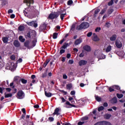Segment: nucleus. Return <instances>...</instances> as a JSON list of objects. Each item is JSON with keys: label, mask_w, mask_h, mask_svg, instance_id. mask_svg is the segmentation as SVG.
Listing matches in <instances>:
<instances>
[{"label": "nucleus", "mask_w": 125, "mask_h": 125, "mask_svg": "<svg viewBox=\"0 0 125 125\" xmlns=\"http://www.w3.org/2000/svg\"><path fill=\"white\" fill-rule=\"evenodd\" d=\"M89 27V23L87 22H83L80 25L77 26L76 29L82 31L83 29H87Z\"/></svg>", "instance_id": "f257e3e1"}, {"label": "nucleus", "mask_w": 125, "mask_h": 125, "mask_svg": "<svg viewBox=\"0 0 125 125\" xmlns=\"http://www.w3.org/2000/svg\"><path fill=\"white\" fill-rule=\"evenodd\" d=\"M60 11L55 12L54 14L51 13L48 16L49 19H50L51 20H53V19H56L59 15H60Z\"/></svg>", "instance_id": "f03ea898"}, {"label": "nucleus", "mask_w": 125, "mask_h": 125, "mask_svg": "<svg viewBox=\"0 0 125 125\" xmlns=\"http://www.w3.org/2000/svg\"><path fill=\"white\" fill-rule=\"evenodd\" d=\"M34 11V7L28 8L27 9H25V10H23V13L25 16H27V15L32 14Z\"/></svg>", "instance_id": "7ed1b4c3"}, {"label": "nucleus", "mask_w": 125, "mask_h": 125, "mask_svg": "<svg viewBox=\"0 0 125 125\" xmlns=\"http://www.w3.org/2000/svg\"><path fill=\"white\" fill-rule=\"evenodd\" d=\"M17 96L18 99H23L25 98V93L22 90H19L17 92Z\"/></svg>", "instance_id": "20e7f679"}, {"label": "nucleus", "mask_w": 125, "mask_h": 125, "mask_svg": "<svg viewBox=\"0 0 125 125\" xmlns=\"http://www.w3.org/2000/svg\"><path fill=\"white\" fill-rule=\"evenodd\" d=\"M26 23L27 25H28V26H31L32 27H34L35 28H37V27H38V23L35 22V21L30 22L27 21Z\"/></svg>", "instance_id": "39448f33"}, {"label": "nucleus", "mask_w": 125, "mask_h": 125, "mask_svg": "<svg viewBox=\"0 0 125 125\" xmlns=\"http://www.w3.org/2000/svg\"><path fill=\"white\" fill-rule=\"evenodd\" d=\"M115 45L117 48H122L123 44L120 40H116L115 42Z\"/></svg>", "instance_id": "423d86ee"}, {"label": "nucleus", "mask_w": 125, "mask_h": 125, "mask_svg": "<svg viewBox=\"0 0 125 125\" xmlns=\"http://www.w3.org/2000/svg\"><path fill=\"white\" fill-rule=\"evenodd\" d=\"M87 64V61L82 60L79 62V66H83Z\"/></svg>", "instance_id": "0eeeda50"}, {"label": "nucleus", "mask_w": 125, "mask_h": 125, "mask_svg": "<svg viewBox=\"0 0 125 125\" xmlns=\"http://www.w3.org/2000/svg\"><path fill=\"white\" fill-rule=\"evenodd\" d=\"M13 44L15 47H20V45H21L20 42L18 40H15L13 42Z\"/></svg>", "instance_id": "6e6552de"}, {"label": "nucleus", "mask_w": 125, "mask_h": 125, "mask_svg": "<svg viewBox=\"0 0 125 125\" xmlns=\"http://www.w3.org/2000/svg\"><path fill=\"white\" fill-rule=\"evenodd\" d=\"M83 49L87 51V52H89V51H91V48L88 45H86L83 47Z\"/></svg>", "instance_id": "1a4fd4ad"}, {"label": "nucleus", "mask_w": 125, "mask_h": 125, "mask_svg": "<svg viewBox=\"0 0 125 125\" xmlns=\"http://www.w3.org/2000/svg\"><path fill=\"white\" fill-rule=\"evenodd\" d=\"M20 82H21L22 83H23V84H26L28 81L23 78L20 79L19 81L17 82V84H19V83H20Z\"/></svg>", "instance_id": "9d476101"}, {"label": "nucleus", "mask_w": 125, "mask_h": 125, "mask_svg": "<svg viewBox=\"0 0 125 125\" xmlns=\"http://www.w3.org/2000/svg\"><path fill=\"white\" fill-rule=\"evenodd\" d=\"M93 35V41L94 42H99V41H100V39H99V38H98V36H97V35L95 33H94Z\"/></svg>", "instance_id": "9b49d317"}, {"label": "nucleus", "mask_w": 125, "mask_h": 125, "mask_svg": "<svg viewBox=\"0 0 125 125\" xmlns=\"http://www.w3.org/2000/svg\"><path fill=\"white\" fill-rule=\"evenodd\" d=\"M60 111V109H59V107H57L55 109V111L53 113V115H57V116H59V115H60V113H59Z\"/></svg>", "instance_id": "f8f14e48"}, {"label": "nucleus", "mask_w": 125, "mask_h": 125, "mask_svg": "<svg viewBox=\"0 0 125 125\" xmlns=\"http://www.w3.org/2000/svg\"><path fill=\"white\" fill-rule=\"evenodd\" d=\"M46 27H47L46 24L43 23V24L41 25L40 26L39 29L41 31H44L46 29Z\"/></svg>", "instance_id": "ddd939ff"}, {"label": "nucleus", "mask_w": 125, "mask_h": 125, "mask_svg": "<svg viewBox=\"0 0 125 125\" xmlns=\"http://www.w3.org/2000/svg\"><path fill=\"white\" fill-rule=\"evenodd\" d=\"M83 41L81 39V38L78 39L74 42V44L75 45H79L80 43H82V42Z\"/></svg>", "instance_id": "4468645a"}, {"label": "nucleus", "mask_w": 125, "mask_h": 125, "mask_svg": "<svg viewBox=\"0 0 125 125\" xmlns=\"http://www.w3.org/2000/svg\"><path fill=\"white\" fill-rule=\"evenodd\" d=\"M24 46L27 48H30V41L26 40L24 43Z\"/></svg>", "instance_id": "2eb2a0df"}, {"label": "nucleus", "mask_w": 125, "mask_h": 125, "mask_svg": "<svg viewBox=\"0 0 125 125\" xmlns=\"http://www.w3.org/2000/svg\"><path fill=\"white\" fill-rule=\"evenodd\" d=\"M85 101L84 100H79L77 102V103L79 104V106H83L84 104Z\"/></svg>", "instance_id": "dca6fc26"}, {"label": "nucleus", "mask_w": 125, "mask_h": 125, "mask_svg": "<svg viewBox=\"0 0 125 125\" xmlns=\"http://www.w3.org/2000/svg\"><path fill=\"white\" fill-rule=\"evenodd\" d=\"M26 2L27 3V5H28V6H30L31 4H33V3H34V0H26Z\"/></svg>", "instance_id": "f3484780"}, {"label": "nucleus", "mask_w": 125, "mask_h": 125, "mask_svg": "<svg viewBox=\"0 0 125 125\" xmlns=\"http://www.w3.org/2000/svg\"><path fill=\"white\" fill-rule=\"evenodd\" d=\"M50 61V59L46 60V61L44 62L43 64V65H42L43 67L45 68V67H46L48 63H49Z\"/></svg>", "instance_id": "a211bd4d"}, {"label": "nucleus", "mask_w": 125, "mask_h": 125, "mask_svg": "<svg viewBox=\"0 0 125 125\" xmlns=\"http://www.w3.org/2000/svg\"><path fill=\"white\" fill-rule=\"evenodd\" d=\"M111 102L112 104H116V103H117V102H118V100H117V97H113L111 99Z\"/></svg>", "instance_id": "6ab92c4d"}, {"label": "nucleus", "mask_w": 125, "mask_h": 125, "mask_svg": "<svg viewBox=\"0 0 125 125\" xmlns=\"http://www.w3.org/2000/svg\"><path fill=\"white\" fill-rule=\"evenodd\" d=\"M116 40H117V35L116 34L112 35V36L110 38V40L111 41V42H114Z\"/></svg>", "instance_id": "aec40b11"}, {"label": "nucleus", "mask_w": 125, "mask_h": 125, "mask_svg": "<svg viewBox=\"0 0 125 125\" xmlns=\"http://www.w3.org/2000/svg\"><path fill=\"white\" fill-rule=\"evenodd\" d=\"M112 50V46L111 45H108L106 50H105V52L108 53L110 52Z\"/></svg>", "instance_id": "412c9836"}, {"label": "nucleus", "mask_w": 125, "mask_h": 125, "mask_svg": "<svg viewBox=\"0 0 125 125\" xmlns=\"http://www.w3.org/2000/svg\"><path fill=\"white\" fill-rule=\"evenodd\" d=\"M44 93H45V96H46V97H51V96H52V94H51V93L50 92H46V91H44Z\"/></svg>", "instance_id": "4be33fe9"}, {"label": "nucleus", "mask_w": 125, "mask_h": 125, "mask_svg": "<svg viewBox=\"0 0 125 125\" xmlns=\"http://www.w3.org/2000/svg\"><path fill=\"white\" fill-rule=\"evenodd\" d=\"M2 41L4 43H7L8 42V38L7 37H3L2 38Z\"/></svg>", "instance_id": "5701e85b"}, {"label": "nucleus", "mask_w": 125, "mask_h": 125, "mask_svg": "<svg viewBox=\"0 0 125 125\" xmlns=\"http://www.w3.org/2000/svg\"><path fill=\"white\" fill-rule=\"evenodd\" d=\"M100 11V9H96L94 12V17H96V15H97V14L99 13Z\"/></svg>", "instance_id": "b1692460"}, {"label": "nucleus", "mask_w": 125, "mask_h": 125, "mask_svg": "<svg viewBox=\"0 0 125 125\" xmlns=\"http://www.w3.org/2000/svg\"><path fill=\"white\" fill-rule=\"evenodd\" d=\"M72 87H73V85L72 83H69L66 85V89L68 90H70Z\"/></svg>", "instance_id": "393cba45"}, {"label": "nucleus", "mask_w": 125, "mask_h": 125, "mask_svg": "<svg viewBox=\"0 0 125 125\" xmlns=\"http://www.w3.org/2000/svg\"><path fill=\"white\" fill-rule=\"evenodd\" d=\"M19 40L21 42H25V39L23 38V36H19Z\"/></svg>", "instance_id": "a878e982"}, {"label": "nucleus", "mask_w": 125, "mask_h": 125, "mask_svg": "<svg viewBox=\"0 0 125 125\" xmlns=\"http://www.w3.org/2000/svg\"><path fill=\"white\" fill-rule=\"evenodd\" d=\"M58 33H56L55 32L53 33V39H54V40H56V38H58Z\"/></svg>", "instance_id": "bb28decb"}, {"label": "nucleus", "mask_w": 125, "mask_h": 125, "mask_svg": "<svg viewBox=\"0 0 125 125\" xmlns=\"http://www.w3.org/2000/svg\"><path fill=\"white\" fill-rule=\"evenodd\" d=\"M66 105H69V106H71L72 107H74V108H76V105L75 104H72L69 101H66L65 103Z\"/></svg>", "instance_id": "cd10ccee"}, {"label": "nucleus", "mask_w": 125, "mask_h": 125, "mask_svg": "<svg viewBox=\"0 0 125 125\" xmlns=\"http://www.w3.org/2000/svg\"><path fill=\"white\" fill-rule=\"evenodd\" d=\"M111 116L112 115L111 114H107L104 115V118L106 120H109V119L111 118Z\"/></svg>", "instance_id": "c85d7f7f"}, {"label": "nucleus", "mask_w": 125, "mask_h": 125, "mask_svg": "<svg viewBox=\"0 0 125 125\" xmlns=\"http://www.w3.org/2000/svg\"><path fill=\"white\" fill-rule=\"evenodd\" d=\"M95 99L98 102H101V98L100 97H99L98 96H95Z\"/></svg>", "instance_id": "c756f323"}, {"label": "nucleus", "mask_w": 125, "mask_h": 125, "mask_svg": "<svg viewBox=\"0 0 125 125\" xmlns=\"http://www.w3.org/2000/svg\"><path fill=\"white\" fill-rule=\"evenodd\" d=\"M113 87L115 89H117V90H120V89H121V87L118 85H115L113 86Z\"/></svg>", "instance_id": "7c9ffc66"}, {"label": "nucleus", "mask_w": 125, "mask_h": 125, "mask_svg": "<svg viewBox=\"0 0 125 125\" xmlns=\"http://www.w3.org/2000/svg\"><path fill=\"white\" fill-rule=\"evenodd\" d=\"M114 12V9H109L107 10V13L108 14H112Z\"/></svg>", "instance_id": "2f4dec72"}, {"label": "nucleus", "mask_w": 125, "mask_h": 125, "mask_svg": "<svg viewBox=\"0 0 125 125\" xmlns=\"http://www.w3.org/2000/svg\"><path fill=\"white\" fill-rule=\"evenodd\" d=\"M19 30L21 32L22 31H24V29H25V27L24 26H21L20 25L19 28Z\"/></svg>", "instance_id": "473e14b6"}, {"label": "nucleus", "mask_w": 125, "mask_h": 125, "mask_svg": "<svg viewBox=\"0 0 125 125\" xmlns=\"http://www.w3.org/2000/svg\"><path fill=\"white\" fill-rule=\"evenodd\" d=\"M66 13H64V14H61L60 15V18L61 19V20H63L64 19V18L65 17V15H66Z\"/></svg>", "instance_id": "72a5a7b5"}, {"label": "nucleus", "mask_w": 125, "mask_h": 125, "mask_svg": "<svg viewBox=\"0 0 125 125\" xmlns=\"http://www.w3.org/2000/svg\"><path fill=\"white\" fill-rule=\"evenodd\" d=\"M115 0H110L109 2H108L107 5L108 6H111V5H113V4L114 3V1Z\"/></svg>", "instance_id": "f704fd0d"}, {"label": "nucleus", "mask_w": 125, "mask_h": 125, "mask_svg": "<svg viewBox=\"0 0 125 125\" xmlns=\"http://www.w3.org/2000/svg\"><path fill=\"white\" fill-rule=\"evenodd\" d=\"M116 95L118 98H119V99H121V98H123V97H124V95H123V94L117 93Z\"/></svg>", "instance_id": "c9c22d12"}, {"label": "nucleus", "mask_w": 125, "mask_h": 125, "mask_svg": "<svg viewBox=\"0 0 125 125\" xmlns=\"http://www.w3.org/2000/svg\"><path fill=\"white\" fill-rule=\"evenodd\" d=\"M5 98H8L9 97H12V94H7L5 95Z\"/></svg>", "instance_id": "e433bc0d"}, {"label": "nucleus", "mask_w": 125, "mask_h": 125, "mask_svg": "<svg viewBox=\"0 0 125 125\" xmlns=\"http://www.w3.org/2000/svg\"><path fill=\"white\" fill-rule=\"evenodd\" d=\"M104 110V106H100L98 109V111L99 112H100V111H103Z\"/></svg>", "instance_id": "4c0bfd02"}, {"label": "nucleus", "mask_w": 125, "mask_h": 125, "mask_svg": "<svg viewBox=\"0 0 125 125\" xmlns=\"http://www.w3.org/2000/svg\"><path fill=\"white\" fill-rule=\"evenodd\" d=\"M66 48H67V46L65 44V43L64 42L63 43V45L60 48V49H66Z\"/></svg>", "instance_id": "58836bf2"}, {"label": "nucleus", "mask_w": 125, "mask_h": 125, "mask_svg": "<svg viewBox=\"0 0 125 125\" xmlns=\"http://www.w3.org/2000/svg\"><path fill=\"white\" fill-rule=\"evenodd\" d=\"M88 120V117L85 116L81 118V121H87Z\"/></svg>", "instance_id": "ea45409f"}, {"label": "nucleus", "mask_w": 125, "mask_h": 125, "mask_svg": "<svg viewBox=\"0 0 125 125\" xmlns=\"http://www.w3.org/2000/svg\"><path fill=\"white\" fill-rule=\"evenodd\" d=\"M106 8H104L102 10V11L100 13V14L101 15L104 14V13L106 12Z\"/></svg>", "instance_id": "a19ab883"}, {"label": "nucleus", "mask_w": 125, "mask_h": 125, "mask_svg": "<svg viewBox=\"0 0 125 125\" xmlns=\"http://www.w3.org/2000/svg\"><path fill=\"white\" fill-rule=\"evenodd\" d=\"M63 53H65V50L63 49H61V50L60 51V55H62V54H63Z\"/></svg>", "instance_id": "79ce46f5"}, {"label": "nucleus", "mask_w": 125, "mask_h": 125, "mask_svg": "<svg viewBox=\"0 0 125 125\" xmlns=\"http://www.w3.org/2000/svg\"><path fill=\"white\" fill-rule=\"evenodd\" d=\"M2 1V5H6V0H0Z\"/></svg>", "instance_id": "37998d69"}, {"label": "nucleus", "mask_w": 125, "mask_h": 125, "mask_svg": "<svg viewBox=\"0 0 125 125\" xmlns=\"http://www.w3.org/2000/svg\"><path fill=\"white\" fill-rule=\"evenodd\" d=\"M110 26H111V24L109 23V22H107L105 24V26L107 27V28H110Z\"/></svg>", "instance_id": "c03bdc74"}, {"label": "nucleus", "mask_w": 125, "mask_h": 125, "mask_svg": "<svg viewBox=\"0 0 125 125\" xmlns=\"http://www.w3.org/2000/svg\"><path fill=\"white\" fill-rule=\"evenodd\" d=\"M73 4V0H69L67 1V5H71Z\"/></svg>", "instance_id": "a18cd8bd"}, {"label": "nucleus", "mask_w": 125, "mask_h": 125, "mask_svg": "<svg viewBox=\"0 0 125 125\" xmlns=\"http://www.w3.org/2000/svg\"><path fill=\"white\" fill-rule=\"evenodd\" d=\"M101 31V27H97L95 29V32H97L98 33Z\"/></svg>", "instance_id": "49530a36"}, {"label": "nucleus", "mask_w": 125, "mask_h": 125, "mask_svg": "<svg viewBox=\"0 0 125 125\" xmlns=\"http://www.w3.org/2000/svg\"><path fill=\"white\" fill-rule=\"evenodd\" d=\"M60 99L62 101V103H64V102H67V101L64 99V98L63 97H61Z\"/></svg>", "instance_id": "de8ad7c7"}, {"label": "nucleus", "mask_w": 125, "mask_h": 125, "mask_svg": "<svg viewBox=\"0 0 125 125\" xmlns=\"http://www.w3.org/2000/svg\"><path fill=\"white\" fill-rule=\"evenodd\" d=\"M3 90H4V88L0 87V93L2 94L3 93Z\"/></svg>", "instance_id": "09e8293b"}, {"label": "nucleus", "mask_w": 125, "mask_h": 125, "mask_svg": "<svg viewBox=\"0 0 125 125\" xmlns=\"http://www.w3.org/2000/svg\"><path fill=\"white\" fill-rule=\"evenodd\" d=\"M23 61V60L22 59V58H20L17 61V64L18 63H22Z\"/></svg>", "instance_id": "8fccbe9b"}, {"label": "nucleus", "mask_w": 125, "mask_h": 125, "mask_svg": "<svg viewBox=\"0 0 125 125\" xmlns=\"http://www.w3.org/2000/svg\"><path fill=\"white\" fill-rule=\"evenodd\" d=\"M59 91H60V92H62V93H64V95H67V92L63 90H60Z\"/></svg>", "instance_id": "3c124183"}, {"label": "nucleus", "mask_w": 125, "mask_h": 125, "mask_svg": "<svg viewBox=\"0 0 125 125\" xmlns=\"http://www.w3.org/2000/svg\"><path fill=\"white\" fill-rule=\"evenodd\" d=\"M48 120L49 122H53V121H54V118L53 117H50L48 118Z\"/></svg>", "instance_id": "603ef678"}, {"label": "nucleus", "mask_w": 125, "mask_h": 125, "mask_svg": "<svg viewBox=\"0 0 125 125\" xmlns=\"http://www.w3.org/2000/svg\"><path fill=\"white\" fill-rule=\"evenodd\" d=\"M75 28H76V25H75V24H73L71 26V30H72V31H74V30H75Z\"/></svg>", "instance_id": "864d4df0"}, {"label": "nucleus", "mask_w": 125, "mask_h": 125, "mask_svg": "<svg viewBox=\"0 0 125 125\" xmlns=\"http://www.w3.org/2000/svg\"><path fill=\"white\" fill-rule=\"evenodd\" d=\"M36 42H37V41L36 40H33L32 42L33 46H36Z\"/></svg>", "instance_id": "5fc2aeb1"}, {"label": "nucleus", "mask_w": 125, "mask_h": 125, "mask_svg": "<svg viewBox=\"0 0 125 125\" xmlns=\"http://www.w3.org/2000/svg\"><path fill=\"white\" fill-rule=\"evenodd\" d=\"M108 90L109 91H110V92H113V91H115V89H113L112 87H110L108 88Z\"/></svg>", "instance_id": "6e6d98bb"}, {"label": "nucleus", "mask_w": 125, "mask_h": 125, "mask_svg": "<svg viewBox=\"0 0 125 125\" xmlns=\"http://www.w3.org/2000/svg\"><path fill=\"white\" fill-rule=\"evenodd\" d=\"M21 111L22 112L23 114L24 115H26V109L25 108H23L21 109Z\"/></svg>", "instance_id": "4d7b16f0"}, {"label": "nucleus", "mask_w": 125, "mask_h": 125, "mask_svg": "<svg viewBox=\"0 0 125 125\" xmlns=\"http://www.w3.org/2000/svg\"><path fill=\"white\" fill-rule=\"evenodd\" d=\"M65 42V39H62V40H61L59 42L60 44H62V43H63V42Z\"/></svg>", "instance_id": "13d9d810"}, {"label": "nucleus", "mask_w": 125, "mask_h": 125, "mask_svg": "<svg viewBox=\"0 0 125 125\" xmlns=\"http://www.w3.org/2000/svg\"><path fill=\"white\" fill-rule=\"evenodd\" d=\"M84 56V53H83V52L79 55V57H83Z\"/></svg>", "instance_id": "bf43d9fd"}, {"label": "nucleus", "mask_w": 125, "mask_h": 125, "mask_svg": "<svg viewBox=\"0 0 125 125\" xmlns=\"http://www.w3.org/2000/svg\"><path fill=\"white\" fill-rule=\"evenodd\" d=\"M70 94L71 95H75V94H76V91H75V90L71 91L70 92Z\"/></svg>", "instance_id": "052dcab7"}, {"label": "nucleus", "mask_w": 125, "mask_h": 125, "mask_svg": "<svg viewBox=\"0 0 125 125\" xmlns=\"http://www.w3.org/2000/svg\"><path fill=\"white\" fill-rule=\"evenodd\" d=\"M26 37H27V38H29V39H31V33L30 32L27 33L26 35Z\"/></svg>", "instance_id": "680f3d73"}, {"label": "nucleus", "mask_w": 125, "mask_h": 125, "mask_svg": "<svg viewBox=\"0 0 125 125\" xmlns=\"http://www.w3.org/2000/svg\"><path fill=\"white\" fill-rule=\"evenodd\" d=\"M10 59H11V60H14L15 59V56L13 55L11 56Z\"/></svg>", "instance_id": "e2e57ef3"}, {"label": "nucleus", "mask_w": 125, "mask_h": 125, "mask_svg": "<svg viewBox=\"0 0 125 125\" xmlns=\"http://www.w3.org/2000/svg\"><path fill=\"white\" fill-rule=\"evenodd\" d=\"M91 36H92V32H89L87 34V37L88 38L90 37Z\"/></svg>", "instance_id": "0e129e2a"}, {"label": "nucleus", "mask_w": 125, "mask_h": 125, "mask_svg": "<svg viewBox=\"0 0 125 125\" xmlns=\"http://www.w3.org/2000/svg\"><path fill=\"white\" fill-rule=\"evenodd\" d=\"M69 64H73L74 63V61L73 60H69L68 61Z\"/></svg>", "instance_id": "69168bd1"}, {"label": "nucleus", "mask_w": 125, "mask_h": 125, "mask_svg": "<svg viewBox=\"0 0 125 125\" xmlns=\"http://www.w3.org/2000/svg\"><path fill=\"white\" fill-rule=\"evenodd\" d=\"M66 58H67L68 59L71 58V54H70V53L67 54V55H66Z\"/></svg>", "instance_id": "338daca9"}, {"label": "nucleus", "mask_w": 125, "mask_h": 125, "mask_svg": "<svg viewBox=\"0 0 125 125\" xmlns=\"http://www.w3.org/2000/svg\"><path fill=\"white\" fill-rule=\"evenodd\" d=\"M83 124H84V122H79L78 125H83Z\"/></svg>", "instance_id": "774afa93"}]
</instances>
